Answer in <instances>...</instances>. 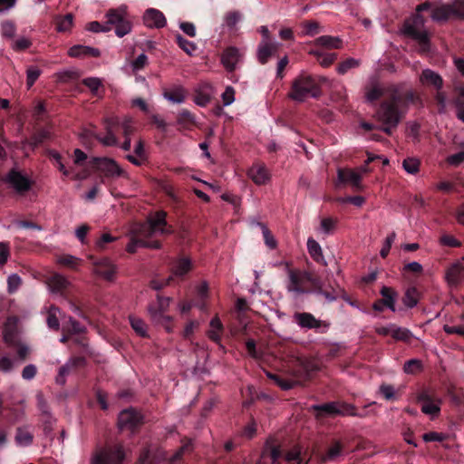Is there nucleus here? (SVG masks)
<instances>
[{"mask_svg":"<svg viewBox=\"0 0 464 464\" xmlns=\"http://www.w3.org/2000/svg\"><path fill=\"white\" fill-rule=\"evenodd\" d=\"M418 97L412 91H407L403 94L396 87H389V97L383 99L375 110L373 118L382 122V130L388 135L398 127L403 117L401 106H406L414 102Z\"/></svg>","mask_w":464,"mask_h":464,"instance_id":"1","label":"nucleus"},{"mask_svg":"<svg viewBox=\"0 0 464 464\" xmlns=\"http://www.w3.org/2000/svg\"><path fill=\"white\" fill-rule=\"evenodd\" d=\"M318 91L317 77L301 72L293 80L287 96L295 102H304L309 98L317 97Z\"/></svg>","mask_w":464,"mask_h":464,"instance_id":"2","label":"nucleus"},{"mask_svg":"<svg viewBox=\"0 0 464 464\" xmlns=\"http://www.w3.org/2000/svg\"><path fill=\"white\" fill-rule=\"evenodd\" d=\"M426 19L416 12L410 19L405 20L402 27L404 35L417 41L421 53H429L430 49V38L429 31L424 29Z\"/></svg>","mask_w":464,"mask_h":464,"instance_id":"3","label":"nucleus"},{"mask_svg":"<svg viewBox=\"0 0 464 464\" xmlns=\"http://www.w3.org/2000/svg\"><path fill=\"white\" fill-rule=\"evenodd\" d=\"M166 217L167 213L162 210L149 215L146 223L137 227L138 236L151 238L157 236L171 234L173 230L171 227L168 226Z\"/></svg>","mask_w":464,"mask_h":464,"instance_id":"4","label":"nucleus"},{"mask_svg":"<svg viewBox=\"0 0 464 464\" xmlns=\"http://www.w3.org/2000/svg\"><path fill=\"white\" fill-rule=\"evenodd\" d=\"M126 451L121 444L107 445L97 449L91 458V464H123Z\"/></svg>","mask_w":464,"mask_h":464,"instance_id":"5","label":"nucleus"},{"mask_svg":"<svg viewBox=\"0 0 464 464\" xmlns=\"http://www.w3.org/2000/svg\"><path fill=\"white\" fill-rule=\"evenodd\" d=\"M106 24L114 27L115 34L119 37H123L131 31V23L129 20L127 7L121 5L117 9H110L106 14Z\"/></svg>","mask_w":464,"mask_h":464,"instance_id":"6","label":"nucleus"},{"mask_svg":"<svg viewBox=\"0 0 464 464\" xmlns=\"http://www.w3.org/2000/svg\"><path fill=\"white\" fill-rule=\"evenodd\" d=\"M329 416H352V417H363L362 413L357 411L354 405L349 402L334 401L321 404V417Z\"/></svg>","mask_w":464,"mask_h":464,"instance_id":"7","label":"nucleus"},{"mask_svg":"<svg viewBox=\"0 0 464 464\" xmlns=\"http://www.w3.org/2000/svg\"><path fill=\"white\" fill-rule=\"evenodd\" d=\"M381 159L378 156H369L364 164L360 168L359 171L354 169H339L338 179L343 183H350L356 190L362 189V175L370 171L368 164L375 160Z\"/></svg>","mask_w":464,"mask_h":464,"instance_id":"8","label":"nucleus"},{"mask_svg":"<svg viewBox=\"0 0 464 464\" xmlns=\"http://www.w3.org/2000/svg\"><path fill=\"white\" fill-rule=\"evenodd\" d=\"M5 181L18 194H24L32 188L33 181L25 174L17 169H12L5 177Z\"/></svg>","mask_w":464,"mask_h":464,"instance_id":"9","label":"nucleus"},{"mask_svg":"<svg viewBox=\"0 0 464 464\" xmlns=\"http://www.w3.org/2000/svg\"><path fill=\"white\" fill-rule=\"evenodd\" d=\"M142 415L133 409H126L120 412L118 426L121 430L134 431L142 424Z\"/></svg>","mask_w":464,"mask_h":464,"instance_id":"10","label":"nucleus"},{"mask_svg":"<svg viewBox=\"0 0 464 464\" xmlns=\"http://www.w3.org/2000/svg\"><path fill=\"white\" fill-rule=\"evenodd\" d=\"M380 293L382 297L372 304V309L378 313H382L385 307L392 311H396L395 303L398 297V293L393 290L392 287L386 285L381 287Z\"/></svg>","mask_w":464,"mask_h":464,"instance_id":"11","label":"nucleus"},{"mask_svg":"<svg viewBox=\"0 0 464 464\" xmlns=\"http://www.w3.org/2000/svg\"><path fill=\"white\" fill-rule=\"evenodd\" d=\"M288 277L287 290L298 294L304 293L306 283L313 281L310 273L299 270L288 269Z\"/></svg>","mask_w":464,"mask_h":464,"instance_id":"12","label":"nucleus"},{"mask_svg":"<svg viewBox=\"0 0 464 464\" xmlns=\"http://www.w3.org/2000/svg\"><path fill=\"white\" fill-rule=\"evenodd\" d=\"M243 58V53L237 47L230 46L226 48L222 54L220 62L224 68L231 72L237 69V64Z\"/></svg>","mask_w":464,"mask_h":464,"instance_id":"13","label":"nucleus"},{"mask_svg":"<svg viewBox=\"0 0 464 464\" xmlns=\"http://www.w3.org/2000/svg\"><path fill=\"white\" fill-rule=\"evenodd\" d=\"M418 401L421 402V411L430 416H438L440 408V400H434L428 391H422L418 394Z\"/></svg>","mask_w":464,"mask_h":464,"instance_id":"14","label":"nucleus"},{"mask_svg":"<svg viewBox=\"0 0 464 464\" xmlns=\"http://www.w3.org/2000/svg\"><path fill=\"white\" fill-rule=\"evenodd\" d=\"M146 237L138 236L137 227L131 231V238L130 243L127 245L126 250L129 253H135L138 247H147L152 249H160L161 244L158 240L147 241Z\"/></svg>","mask_w":464,"mask_h":464,"instance_id":"15","label":"nucleus"},{"mask_svg":"<svg viewBox=\"0 0 464 464\" xmlns=\"http://www.w3.org/2000/svg\"><path fill=\"white\" fill-rule=\"evenodd\" d=\"M98 168L106 177H127V174L123 169L121 168V166L112 159H99Z\"/></svg>","mask_w":464,"mask_h":464,"instance_id":"16","label":"nucleus"},{"mask_svg":"<svg viewBox=\"0 0 464 464\" xmlns=\"http://www.w3.org/2000/svg\"><path fill=\"white\" fill-rule=\"evenodd\" d=\"M419 80L422 85L435 90L443 88L444 81L439 73L431 69H424L421 71Z\"/></svg>","mask_w":464,"mask_h":464,"instance_id":"17","label":"nucleus"},{"mask_svg":"<svg viewBox=\"0 0 464 464\" xmlns=\"http://www.w3.org/2000/svg\"><path fill=\"white\" fill-rule=\"evenodd\" d=\"M143 22L150 28H162L167 23L163 13L154 8H150L144 13Z\"/></svg>","mask_w":464,"mask_h":464,"instance_id":"18","label":"nucleus"},{"mask_svg":"<svg viewBox=\"0 0 464 464\" xmlns=\"http://www.w3.org/2000/svg\"><path fill=\"white\" fill-rule=\"evenodd\" d=\"M248 177L256 185H265L270 180V172L267 168L262 163H255L248 169Z\"/></svg>","mask_w":464,"mask_h":464,"instance_id":"19","label":"nucleus"},{"mask_svg":"<svg viewBox=\"0 0 464 464\" xmlns=\"http://www.w3.org/2000/svg\"><path fill=\"white\" fill-rule=\"evenodd\" d=\"M343 453V443L337 440H333L326 446L324 452H321V463L325 461H334Z\"/></svg>","mask_w":464,"mask_h":464,"instance_id":"20","label":"nucleus"},{"mask_svg":"<svg viewBox=\"0 0 464 464\" xmlns=\"http://www.w3.org/2000/svg\"><path fill=\"white\" fill-rule=\"evenodd\" d=\"M95 273L106 280H112L116 275L115 265L108 258H102L94 263Z\"/></svg>","mask_w":464,"mask_h":464,"instance_id":"21","label":"nucleus"},{"mask_svg":"<svg viewBox=\"0 0 464 464\" xmlns=\"http://www.w3.org/2000/svg\"><path fill=\"white\" fill-rule=\"evenodd\" d=\"M464 260V257H463ZM464 276V263L457 262L449 266L446 271V280L448 285L456 286L460 283Z\"/></svg>","mask_w":464,"mask_h":464,"instance_id":"22","label":"nucleus"},{"mask_svg":"<svg viewBox=\"0 0 464 464\" xmlns=\"http://www.w3.org/2000/svg\"><path fill=\"white\" fill-rule=\"evenodd\" d=\"M49 290L53 294L63 293L70 285L69 281L60 274H53L46 279Z\"/></svg>","mask_w":464,"mask_h":464,"instance_id":"23","label":"nucleus"},{"mask_svg":"<svg viewBox=\"0 0 464 464\" xmlns=\"http://www.w3.org/2000/svg\"><path fill=\"white\" fill-rule=\"evenodd\" d=\"M223 330V324L219 317L216 315L209 322V330L207 332V335L211 341L218 343L221 340Z\"/></svg>","mask_w":464,"mask_h":464,"instance_id":"24","label":"nucleus"},{"mask_svg":"<svg viewBox=\"0 0 464 464\" xmlns=\"http://www.w3.org/2000/svg\"><path fill=\"white\" fill-rule=\"evenodd\" d=\"M68 54L71 57H82V56L99 57L101 55V52L99 49L90 47V46L74 45L69 49Z\"/></svg>","mask_w":464,"mask_h":464,"instance_id":"25","label":"nucleus"},{"mask_svg":"<svg viewBox=\"0 0 464 464\" xmlns=\"http://www.w3.org/2000/svg\"><path fill=\"white\" fill-rule=\"evenodd\" d=\"M84 362L82 358H75L68 361L64 365L59 369L58 375L56 377V383L64 385L66 382V376L69 374L71 369L76 367L79 364Z\"/></svg>","mask_w":464,"mask_h":464,"instance_id":"26","label":"nucleus"},{"mask_svg":"<svg viewBox=\"0 0 464 464\" xmlns=\"http://www.w3.org/2000/svg\"><path fill=\"white\" fill-rule=\"evenodd\" d=\"M163 96L166 100L180 104L184 102L186 98V92L185 89L181 86H175L174 88L170 90H166L163 92Z\"/></svg>","mask_w":464,"mask_h":464,"instance_id":"27","label":"nucleus"},{"mask_svg":"<svg viewBox=\"0 0 464 464\" xmlns=\"http://www.w3.org/2000/svg\"><path fill=\"white\" fill-rule=\"evenodd\" d=\"M276 50V45L274 44H271L266 41H261V43L258 45L257 49V58L258 61L265 64L269 57L272 55L273 52Z\"/></svg>","mask_w":464,"mask_h":464,"instance_id":"28","label":"nucleus"},{"mask_svg":"<svg viewBox=\"0 0 464 464\" xmlns=\"http://www.w3.org/2000/svg\"><path fill=\"white\" fill-rule=\"evenodd\" d=\"M420 293L416 286H410L402 296V303L409 308L416 306L420 302Z\"/></svg>","mask_w":464,"mask_h":464,"instance_id":"29","label":"nucleus"},{"mask_svg":"<svg viewBox=\"0 0 464 464\" xmlns=\"http://www.w3.org/2000/svg\"><path fill=\"white\" fill-rule=\"evenodd\" d=\"M316 370L317 361L315 359H304L300 362L298 372L304 380L310 378Z\"/></svg>","mask_w":464,"mask_h":464,"instance_id":"30","label":"nucleus"},{"mask_svg":"<svg viewBox=\"0 0 464 464\" xmlns=\"http://www.w3.org/2000/svg\"><path fill=\"white\" fill-rule=\"evenodd\" d=\"M392 337L396 341H402L405 343H411L413 334L411 329L392 324Z\"/></svg>","mask_w":464,"mask_h":464,"instance_id":"31","label":"nucleus"},{"mask_svg":"<svg viewBox=\"0 0 464 464\" xmlns=\"http://www.w3.org/2000/svg\"><path fill=\"white\" fill-rule=\"evenodd\" d=\"M192 268L191 260L188 257H182L176 261L172 267V275L175 276H184Z\"/></svg>","mask_w":464,"mask_h":464,"instance_id":"32","label":"nucleus"},{"mask_svg":"<svg viewBox=\"0 0 464 464\" xmlns=\"http://www.w3.org/2000/svg\"><path fill=\"white\" fill-rule=\"evenodd\" d=\"M296 323L304 328H315L319 325L318 321L310 314L299 313L295 314Z\"/></svg>","mask_w":464,"mask_h":464,"instance_id":"33","label":"nucleus"},{"mask_svg":"<svg viewBox=\"0 0 464 464\" xmlns=\"http://www.w3.org/2000/svg\"><path fill=\"white\" fill-rule=\"evenodd\" d=\"M343 47V40L337 36L322 35L321 49H340Z\"/></svg>","mask_w":464,"mask_h":464,"instance_id":"34","label":"nucleus"},{"mask_svg":"<svg viewBox=\"0 0 464 464\" xmlns=\"http://www.w3.org/2000/svg\"><path fill=\"white\" fill-rule=\"evenodd\" d=\"M266 375L269 379L273 380L277 386H279L282 390L285 391L294 388L299 382V381L297 380L284 379L271 372H266Z\"/></svg>","mask_w":464,"mask_h":464,"instance_id":"35","label":"nucleus"},{"mask_svg":"<svg viewBox=\"0 0 464 464\" xmlns=\"http://www.w3.org/2000/svg\"><path fill=\"white\" fill-rule=\"evenodd\" d=\"M149 313L150 314L151 319L156 323L169 332L171 331L170 323H171V317L165 315L164 314L158 313L156 310L152 308H149Z\"/></svg>","mask_w":464,"mask_h":464,"instance_id":"36","label":"nucleus"},{"mask_svg":"<svg viewBox=\"0 0 464 464\" xmlns=\"http://www.w3.org/2000/svg\"><path fill=\"white\" fill-rule=\"evenodd\" d=\"M381 97H384V99L389 97V87L383 89L378 86H373L366 92V99L371 102L378 101Z\"/></svg>","mask_w":464,"mask_h":464,"instance_id":"37","label":"nucleus"},{"mask_svg":"<svg viewBox=\"0 0 464 464\" xmlns=\"http://www.w3.org/2000/svg\"><path fill=\"white\" fill-rule=\"evenodd\" d=\"M105 123H106L107 134L104 137L95 136V138L100 142H102L104 146L117 145L118 140H117L116 136L114 135V133L111 130V124H112V121L106 120Z\"/></svg>","mask_w":464,"mask_h":464,"instance_id":"38","label":"nucleus"},{"mask_svg":"<svg viewBox=\"0 0 464 464\" xmlns=\"http://www.w3.org/2000/svg\"><path fill=\"white\" fill-rule=\"evenodd\" d=\"M450 8L449 5L437 6L431 11V18L435 21H446L450 16Z\"/></svg>","mask_w":464,"mask_h":464,"instance_id":"39","label":"nucleus"},{"mask_svg":"<svg viewBox=\"0 0 464 464\" xmlns=\"http://www.w3.org/2000/svg\"><path fill=\"white\" fill-rule=\"evenodd\" d=\"M457 117L464 122V87L457 88V98L455 100Z\"/></svg>","mask_w":464,"mask_h":464,"instance_id":"40","label":"nucleus"},{"mask_svg":"<svg viewBox=\"0 0 464 464\" xmlns=\"http://www.w3.org/2000/svg\"><path fill=\"white\" fill-rule=\"evenodd\" d=\"M256 225L258 227H260V228L262 230V234H263L266 245L269 248L275 249L277 246V243H276V238L272 235L271 231L268 229L267 226L266 224L260 223V222H257Z\"/></svg>","mask_w":464,"mask_h":464,"instance_id":"41","label":"nucleus"},{"mask_svg":"<svg viewBox=\"0 0 464 464\" xmlns=\"http://www.w3.org/2000/svg\"><path fill=\"white\" fill-rule=\"evenodd\" d=\"M130 325L132 329L140 336L145 337L147 336V326L143 320H141L139 317L130 315L129 317Z\"/></svg>","mask_w":464,"mask_h":464,"instance_id":"42","label":"nucleus"},{"mask_svg":"<svg viewBox=\"0 0 464 464\" xmlns=\"http://www.w3.org/2000/svg\"><path fill=\"white\" fill-rule=\"evenodd\" d=\"M303 36H314L318 32V24L315 21H304L301 24Z\"/></svg>","mask_w":464,"mask_h":464,"instance_id":"43","label":"nucleus"},{"mask_svg":"<svg viewBox=\"0 0 464 464\" xmlns=\"http://www.w3.org/2000/svg\"><path fill=\"white\" fill-rule=\"evenodd\" d=\"M73 24V16L72 14H67L63 17L57 18V30L59 32L70 31Z\"/></svg>","mask_w":464,"mask_h":464,"instance_id":"44","label":"nucleus"},{"mask_svg":"<svg viewBox=\"0 0 464 464\" xmlns=\"http://www.w3.org/2000/svg\"><path fill=\"white\" fill-rule=\"evenodd\" d=\"M16 442L21 446H28L33 442V435L24 429L19 428L15 436Z\"/></svg>","mask_w":464,"mask_h":464,"instance_id":"45","label":"nucleus"},{"mask_svg":"<svg viewBox=\"0 0 464 464\" xmlns=\"http://www.w3.org/2000/svg\"><path fill=\"white\" fill-rule=\"evenodd\" d=\"M176 41L179 44V46L188 54L191 55L196 51L197 46L194 43L188 41L184 37H182L180 34L176 35Z\"/></svg>","mask_w":464,"mask_h":464,"instance_id":"46","label":"nucleus"},{"mask_svg":"<svg viewBox=\"0 0 464 464\" xmlns=\"http://www.w3.org/2000/svg\"><path fill=\"white\" fill-rule=\"evenodd\" d=\"M360 65V61L354 58H347L344 61H343L338 66H337V72L339 73H345L350 69L358 67Z\"/></svg>","mask_w":464,"mask_h":464,"instance_id":"47","label":"nucleus"},{"mask_svg":"<svg viewBox=\"0 0 464 464\" xmlns=\"http://www.w3.org/2000/svg\"><path fill=\"white\" fill-rule=\"evenodd\" d=\"M402 168L410 174H416L420 171V161L413 158L405 159L402 161Z\"/></svg>","mask_w":464,"mask_h":464,"instance_id":"48","label":"nucleus"},{"mask_svg":"<svg viewBox=\"0 0 464 464\" xmlns=\"http://www.w3.org/2000/svg\"><path fill=\"white\" fill-rule=\"evenodd\" d=\"M82 84L88 87L92 94L96 95L99 88L102 84V82L97 77H88L82 80Z\"/></svg>","mask_w":464,"mask_h":464,"instance_id":"49","label":"nucleus"},{"mask_svg":"<svg viewBox=\"0 0 464 464\" xmlns=\"http://www.w3.org/2000/svg\"><path fill=\"white\" fill-rule=\"evenodd\" d=\"M178 123L183 126L192 125L195 123V117L188 110H182L178 115Z\"/></svg>","mask_w":464,"mask_h":464,"instance_id":"50","label":"nucleus"},{"mask_svg":"<svg viewBox=\"0 0 464 464\" xmlns=\"http://www.w3.org/2000/svg\"><path fill=\"white\" fill-rule=\"evenodd\" d=\"M22 285V278L17 274H12L7 278V291L14 293Z\"/></svg>","mask_w":464,"mask_h":464,"instance_id":"51","label":"nucleus"},{"mask_svg":"<svg viewBox=\"0 0 464 464\" xmlns=\"http://www.w3.org/2000/svg\"><path fill=\"white\" fill-rule=\"evenodd\" d=\"M422 365L419 359H410L405 362L403 366V370L408 374H415V372H419L421 369Z\"/></svg>","mask_w":464,"mask_h":464,"instance_id":"52","label":"nucleus"},{"mask_svg":"<svg viewBox=\"0 0 464 464\" xmlns=\"http://www.w3.org/2000/svg\"><path fill=\"white\" fill-rule=\"evenodd\" d=\"M15 24L11 21H5L1 24V33L4 37L13 38L15 34Z\"/></svg>","mask_w":464,"mask_h":464,"instance_id":"53","label":"nucleus"},{"mask_svg":"<svg viewBox=\"0 0 464 464\" xmlns=\"http://www.w3.org/2000/svg\"><path fill=\"white\" fill-rule=\"evenodd\" d=\"M40 74V69L35 66H31L26 70V83L28 88H31L34 85Z\"/></svg>","mask_w":464,"mask_h":464,"instance_id":"54","label":"nucleus"},{"mask_svg":"<svg viewBox=\"0 0 464 464\" xmlns=\"http://www.w3.org/2000/svg\"><path fill=\"white\" fill-rule=\"evenodd\" d=\"M380 392L382 397L387 401L397 400L396 392L392 385L382 384L380 386Z\"/></svg>","mask_w":464,"mask_h":464,"instance_id":"55","label":"nucleus"},{"mask_svg":"<svg viewBox=\"0 0 464 464\" xmlns=\"http://www.w3.org/2000/svg\"><path fill=\"white\" fill-rule=\"evenodd\" d=\"M57 262L62 266L75 268L79 263V258L71 255H63L58 257Z\"/></svg>","mask_w":464,"mask_h":464,"instance_id":"56","label":"nucleus"},{"mask_svg":"<svg viewBox=\"0 0 464 464\" xmlns=\"http://www.w3.org/2000/svg\"><path fill=\"white\" fill-rule=\"evenodd\" d=\"M37 401H38V407H39L42 414L44 417H46V419L48 420V421L50 423H52L53 420L51 416L49 407H48L46 401H44V397L41 394L37 395Z\"/></svg>","mask_w":464,"mask_h":464,"instance_id":"57","label":"nucleus"},{"mask_svg":"<svg viewBox=\"0 0 464 464\" xmlns=\"http://www.w3.org/2000/svg\"><path fill=\"white\" fill-rule=\"evenodd\" d=\"M336 58L337 55L335 53H331V51L328 53V51L321 49V66L327 67L332 65Z\"/></svg>","mask_w":464,"mask_h":464,"instance_id":"58","label":"nucleus"},{"mask_svg":"<svg viewBox=\"0 0 464 464\" xmlns=\"http://www.w3.org/2000/svg\"><path fill=\"white\" fill-rule=\"evenodd\" d=\"M56 312H59V309L57 307H52L47 316L48 326L54 330H58L60 325Z\"/></svg>","mask_w":464,"mask_h":464,"instance_id":"59","label":"nucleus"},{"mask_svg":"<svg viewBox=\"0 0 464 464\" xmlns=\"http://www.w3.org/2000/svg\"><path fill=\"white\" fill-rule=\"evenodd\" d=\"M450 8V14L464 18V0H456Z\"/></svg>","mask_w":464,"mask_h":464,"instance_id":"60","label":"nucleus"},{"mask_svg":"<svg viewBox=\"0 0 464 464\" xmlns=\"http://www.w3.org/2000/svg\"><path fill=\"white\" fill-rule=\"evenodd\" d=\"M222 101L224 106L232 104L235 101V90L231 86H227L225 92L222 93Z\"/></svg>","mask_w":464,"mask_h":464,"instance_id":"61","label":"nucleus"},{"mask_svg":"<svg viewBox=\"0 0 464 464\" xmlns=\"http://www.w3.org/2000/svg\"><path fill=\"white\" fill-rule=\"evenodd\" d=\"M336 220L334 218H324L321 220V230L325 234H331L334 231Z\"/></svg>","mask_w":464,"mask_h":464,"instance_id":"62","label":"nucleus"},{"mask_svg":"<svg viewBox=\"0 0 464 464\" xmlns=\"http://www.w3.org/2000/svg\"><path fill=\"white\" fill-rule=\"evenodd\" d=\"M31 44L32 43L28 38L21 37L13 43L12 47L15 51H24L28 49Z\"/></svg>","mask_w":464,"mask_h":464,"instance_id":"63","label":"nucleus"},{"mask_svg":"<svg viewBox=\"0 0 464 464\" xmlns=\"http://www.w3.org/2000/svg\"><path fill=\"white\" fill-rule=\"evenodd\" d=\"M307 248L311 256L315 261H319V245L317 242L313 238H309L307 241Z\"/></svg>","mask_w":464,"mask_h":464,"instance_id":"64","label":"nucleus"}]
</instances>
